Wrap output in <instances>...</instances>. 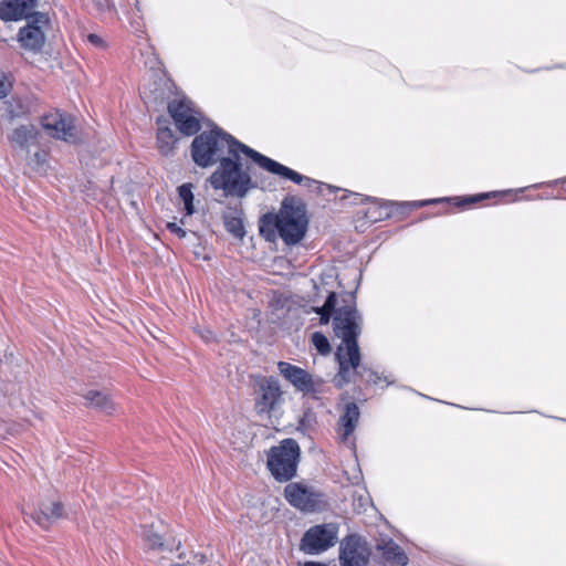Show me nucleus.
Segmentation results:
<instances>
[{
    "mask_svg": "<svg viewBox=\"0 0 566 566\" xmlns=\"http://www.w3.org/2000/svg\"><path fill=\"white\" fill-rule=\"evenodd\" d=\"M167 229L176 234L178 238L180 239H184L186 235H187V232L186 230H184L181 227H179L177 223L175 222H168L167 223Z\"/></svg>",
    "mask_w": 566,
    "mask_h": 566,
    "instance_id": "nucleus-25",
    "label": "nucleus"
},
{
    "mask_svg": "<svg viewBox=\"0 0 566 566\" xmlns=\"http://www.w3.org/2000/svg\"><path fill=\"white\" fill-rule=\"evenodd\" d=\"M377 549L381 552V556L391 566H406L408 556L403 549L392 539H381L377 544Z\"/></svg>",
    "mask_w": 566,
    "mask_h": 566,
    "instance_id": "nucleus-17",
    "label": "nucleus"
},
{
    "mask_svg": "<svg viewBox=\"0 0 566 566\" xmlns=\"http://www.w3.org/2000/svg\"><path fill=\"white\" fill-rule=\"evenodd\" d=\"M177 138L169 127H159L157 130V146L161 155H171L175 150Z\"/></svg>",
    "mask_w": 566,
    "mask_h": 566,
    "instance_id": "nucleus-20",
    "label": "nucleus"
},
{
    "mask_svg": "<svg viewBox=\"0 0 566 566\" xmlns=\"http://www.w3.org/2000/svg\"><path fill=\"white\" fill-rule=\"evenodd\" d=\"M303 566H327L321 562H305Z\"/></svg>",
    "mask_w": 566,
    "mask_h": 566,
    "instance_id": "nucleus-31",
    "label": "nucleus"
},
{
    "mask_svg": "<svg viewBox=\"0 0 566 566\" xmlns=\"http://www.w3.org/2000/svg\"><path fill=\"white\" fill-rule=\"evenodd\" d=\"M63 516L64 511L61 502L55 500H45L39 504V507L32 517L42 528H49Z\"/></svg>",
    "mask_w": 566,
    "mask_h": 566,
    "instance_id": "nucleus-15",
    "label": "nucleus"
},
{
    "mask_svg": "<svg viewBox=\"0 0 566 566\" xmlns=\"http://www.w3.org/2000/svg\"><path fill=\"white\" fill-rule=\"evenodd\" d=\"M88 40H90V42H92L94 44H99L101 43V39L96 34H90L88 35Z\"/></svg>",
    "mask_w": 566,
    "mask_h": 566,
    "instance_id": "nucleus-29",
    "label": "nucleus"
},
{
    "mask_svg": "<svg viewBox=\"0 0 566 566\" xmlns=\"http://www.w3.org/2000/svg\"><path fill=\"white\" fill-rule=\"evenodd\" d=\"M338 524L324 523L310 527L303 535L300 549L307 555H318L337 543Z\"/></svg>",
    "mask_w": 566,
    "mask_h": 566,
    "instance_id": "nucleus-7",
    "label": "nucleus"
},
{
    "mask_svg": "<svg viewBox=\"0 0 566 566\" xmlns=\"http://www.w3.org/2000/svg\"><path fill=\"white\" fill-rule=\"evenodd\" d=\"M384 379H385V381H386L388 385L392 382V381L388 380V378H387V377H385Z\"/></svg>",
    "mask_w": 566,
    "mask_h": 566,
    "instance_id": "nucleus-34",
    "label": "nucleus"
},
{
    "mask_svg": "<svg viewBox=\"0 0 566 566\" xmlns=\"http://www.w3.org/2000/svg\"><path fill=\"white\" fill-rule=\"evenodd\" d=\"M46 154L44 151H36L34 154V160L36 164H43L45 161Z\"/></svg>",
    "mask_w": 566,
    "mask_h": 566,
    "instance_id": "nucleus-26",
    "label": "nucleus"
},
{
    "mask_svg": "<svg viewBox=\"0 0 566 566\" xmlns=\"http://www.w3.org/2000/svg\"><path fill=\"white\" fill-rule=\"evenodd\" d=\"M313 311L319 315L322 325L328 324L333 316L335 336L342 339L335 354L339 366L336 376L338 385L350 382L353 376H359L367 382L379 384L381 376L360 365L361 355L357 338L361 334L363 316L356 308L354 295H345L339 304L336 293L331 292L325 303Z\"/></svg>",
    "mask_w": 566,
    "mask_h": 566,
    "instance_id": "nucleus-1",
    "label": "nucleus"
},
{
    "mask_svg": "<svg viewBox=\"0 0 566 566\" xmlns=\"http://www.w3.org/2000/svg\"><path fill=\"white\" fill-rule=\"evenodd\" d=\"M8 92L3 82L0 81V99L7 96Z\"/></svg>",
    "mask_w": 566,
    "mask_h": 566,
    "instance_id": "nucleus-28",
    "label": "nucleus"
},
{
    "mask_svg": "<svg viewBox=\"0 0 566 566\" xmlns=\"http://www.w3.org/2000/svg\"><path fill=\"white\" fill-rule=\"evenodd\" d=\"M484 198V196H481V197H470V198H467L464 201L467 202H475L480 199Z\"/></svg>",
    "mask_w": 566,
    "mask_h": 566,
    "instance_id": "nucleus-32",
    "label": "nucleus"
},
{
    "mask_svg": "<svg viewBox=\"0 0 566 566\" xmlns=\"http://www.w3.org/2000/svg\"><path fill=\"white\" fill-rule=\"evenodd\" d=\"M168 112L181 134L192 136L200 130V122L203 117L193 108L191 101L187 98L172 101L168 104Z\"/></svg>",
    "mask_w": 566,
    "mask_h": 566,
    "instance_id": "nucleus-9",
    "label": "nucleus"
},
{
    "mask_svg": "<svg viewBox=\"0 0 566 566\" xmlns=\"http://www.w3.org/2000/svg\"><path fill=\"white\" fill-rule=\"evenodd\" d=\"M39 136V129L34 125L28 124L14 128L9 139L13 145L20 148H27L31 145H35Z\"/></svg>",
    "mask_w": 566,
    "mask_h": 566,
    "instance_id": "nucleus-18",
    "label": "nucleus"
},
{
    "mask_svg": "<svg viewBox=\"0 0 566 566\" xmlns=\"http://www.w3.org/2000/svg\"><path fill=\"white\" fill-rule=\"evenodd\" d=\"M240 156L222 160L211 174L209 182L216 190H223L226 196L243 198L253 187L251 176L239 161Z\"/></svg>",
    "mask_w": 566,
    "mask_h": 566,
    "instance_id": "nucleus-3",
    "label": "nucleus"
},
{
    "mask_svg": "<svg viewBox=\"0 0 566 566\" xmlns=\"http://www.w3.org/2000/svg\"><path fill=\"white\" fill-rule=\"evenodd\" d=\"M307 218L303 208L283 202V206L276 216L266 217L264 224L260 228V231L263 233L265 231V227L276 229L284 243L293 245L304 238L307 230Z\"/></svg>",
    "mask_w": 566,
    "mask_h": 566,
    "instance_id": "nucleus-4",
    "label": "nucleus"
},
{
    "mask_svg": "<svg viewBox=\"0 0 566 566\" xmlns=\"http://www.w3.org/2000/svg\"><path fill=\"white\" fill-rule=\"evenodd\" d=\"M84 398L88 406L94 407L106 415H112L115 411V403L106 392L88 390Z\"/></svg>",
    "mask_w": 566,
    "mask_h": 566,
    "instance_id": "nucleus-19",
    "label": "nucleus"
},
{
    "mask_svg": "<svg viewBox=\"0 0 566 566\" xmlns=\"http://www.w3.org/2000/svg\"><path fill=\"white\" fill-rule=\"evenodd\" d=\"M49 23V18L45 13L34 12L31 15L28 24L20 29L18 33V41L21 46L31 52H39L44 45L45 35L42 31V25Z\"/></svg>",
    "mask_w": 566,
    "mask_h": 566,
    "instance_id": "nucleus-12",
    "label": "nucleus"
},
{
    "mask_svg": "<svg viewBox=\"0 0 566 566\" xmlns=\"http://www.w3.org/2000/svg\"><path fill=\"white\" fill-rule=\"evenodd\" d=\"M311 342L321 355H328L332 350L329 340L321 332L313 333L311 336Z\"/></svg>",
    "mask_w": 566,
    "mask_h": 566,
    "instance_id": "nucleus-23",
    "label": "nucleus"
},
{
    "mask_svg": "<svg viewBox=\"0 0 566 566\" xmlns=\"http://www.w3.org/2000/svg\"><path fill=\"white\" fill-rule=\"evenodd\" d=\"M360 411L355 402H347L337 422V434L342 442H347L359 422Z\"/></svg>",
    "mask_w": 566,
    "mask_h": 566,
    "instance_id": "nucleus-16",
    "label": "nucleus"
},
{
    "mask_svg": "<svg viewBox=\"0 0 566 566\" xmlns=\"http://www.w3.org/2000/svg\"><path fill=\"white\" fill-rule=\"evenodd\" d=\"M43 128L54 138L62 139L67 143H76L74 119L72 116L59 111L50 113L42 117Z\"/></svg>",
    "mask_w": 566,
    "mask_h": 566,
    "instance_id": "nucleus-13",
    "label": "nucleus"
},
{
    "mask_svg": "<svg viewBox=\"0 0 566 566\" xmlns=\"http://www.w3.org/2000/svg\"><path fill=\"white\" fill-rule=\"evenodd\" d=\"M300 446L294 439H284L268 452L266 467L279 482H287L296 475Z\"/></svg>",
    "mask_w": 566,
    "mask_h": 566,
    "instance_id": "nucleus-5",
    "label": "nucleus"
},
{
    "mask_svg": "<svg viewBox=\"0 0 566 566\" xmlns=\"http://www.w3.org/2000/svg\"><path fill=\"white\" fill-rule=\"evenodd\" d=\"M254 411L261 419H270L283 402V391L275 377L261 378L254 390Z\"/></svg>",
    "mask_w": 566,
    "mask_h": 566,
    "instance_id": "nucleus-6",
    "label": "nucleus"
},
{
    "mask_svg": "<svg viewBox=\"0 0 566 566\" xmlns=\"http://www.w3.org/2000/svg\"><path fill=\"white\" fill-rule=\"evenodd\" d=\"M202 338H203L206 342H210V340H213V339H214V335L212 334V332L207 331V334L202 335Z\"/></svg>",
    "mask_w": 566,
    "mask_h": 566,
    "instance_id": "nucleus-30",
    "label": "nucleus"
},
{
    "mask_svg": "<svg viewBox=\"0 0 566 566\" xmlns=\"http://www.w3.org/2000/svg\"><path fill=\"white\" fill-rule=\"evenodd\" d=\"M224 227L228 232L238 239H242L245 234L242 219L231 214H224Z\"/></svg>",
    "mask_w": 566,
    "mask_h": 566,
    "instance_id": "nucleus-21",
    "label": "nucleus"
},
{
    "mask_svg": "<svg viewBox=\"0 0 566 566\" xmlns=\"http://www.w3.org/2000/svg\"><path fill=\"white\" fill-rule=\"evenodd\" d=\"M38 0H1L0 19L4 22L30 18Z\"/></svg>",
    "mask_w": 566,
    "mask_h": 566,
    "instance_id": "nucleus-14",
    "label": "nucleus"
},
{
    "mask_svg": "<svg viewBox=\"0 0 566 566\" xmlns=\"http://www.w3.org/2000/svg\"><path fill=\"white\" fill-rule=\"evenodd\" d=\"M144 536L146 542L148 543L149 547L151 548H163L164 542L160 534L155 532L151 527L146 528L144 531Z\"/></svg>",
    "mask_w": 566,
    "mask_h": 566,
    "instance_id": "nucleus-24",
    "label": "nucleus"
},
{
    "mask_svg": "<svg viewBox=\"0 0 566 566\" xmlns=\"http://www.w3.org/2000/svg\"><path fill=\"white\" fill-rule=\"evenodd\" d=\"M370 554L365 539L357 535H349L340 543V566H368Z\"/></svg>",
    "mask_w": 566,
    "mask_h": 566,
    "instance_id": "nucleus-11",
    "label": "nucleus"
},
{
    "mask_svg": "<svg viewBox=\"0 0 566 566\" xmlns=\"http://www.w3.org/2000/svg\"><path fill=\"white\" fill-rule=\"evenodd\" d=\"M422 205H424V202H419V203H418V202H413V203H412V206H417V207H418V206H422Z\"/></svg>",
    "mask_w": 566,
    "mask_h": 566,
    "instance_id": "nucleus-33",
    "label": "nucleus"
},
{
    "mask_svg": "<svg viewBox=\"0 0 566 566\" xmlns=\"http://www.w3.org/2000/svg\"><path fill=\"white\" fill-rule=\"evenodd\" d=\"M178 195L181 201L184 202L186 214L191 216L195 212L193 208V193H192V185L184 184L178 187Z\"/></svg>",
    "mask_w": 566,
    "mask_h": 566,
    "instance_id": "nucleus-22",
    "label": "nucleus"
},
{
    "mask_svg": "<svg viewBox=\"0 0 566 566\" xmlns=\"http://www.w3.org/2000/svg\"><path fill=\"white\" fill-rule=\"evenodd\" d=\"M286 501L303 512H315L322 509V494L302 483H289L284 489Z\"/></svg>",
    "mask_w": 566,
    "mask_h": 566,
    "instance_id": "nucleus-10",
    "label": "nucleus"
},
{
    "mask_svg": "<svg viewBox=\"0 0 566 566\" xmlns=\"http://www.w3.org/2000/svg\"><path fill=\"white\" fill-rule=\"evenodd\" d=\"M238 151L250 157L264 170L297 185L311 187L316 182L310 177L301 175L240 143L217 125H213L209 132H202L197 135L191 143V158L201 168L212 167L218 163L220 165L222 160L228 159L230 156L238 157Z\"/></svg>",
    "mask_w": 566,
    "mask_h": 566,
    "instance_id": "nucleus-2",
    "label": "nucleus"
},
{
    "mask_svg": "<svg viewBox=\"0 0 566 566\" xmlns=\"http://www.w3.org/2000/svg\"><path fill=\"white\" fill-rule=\"evenodd\" d=\"M277 369L303 395L317 398L319 394L324 392L325 382L321 377H314L305 369L287 361H279Z\"/></svg>",
    "mask_w": 566,
    "mask_h": 566,
    "instance_id": "nucleus-8",
    "label": "nucleus"
},
{
    "mask_svg": "<svg viewBox=\"0 0 566 566\" xmlns=\"http://www.w3.org/2000/svg\"><path fill=\"white\" fill-rule=\"evenodd\" d=\"M352 197H354V200H353V203H361L363 201L365 200H369V198H364L359 193H350Z\"/></svg>",
    "mask_w": 566,
    "mask_h": 566,
    "instance_id": "nucleus-27",
    "label": "nucleus"
}]
</instances>
